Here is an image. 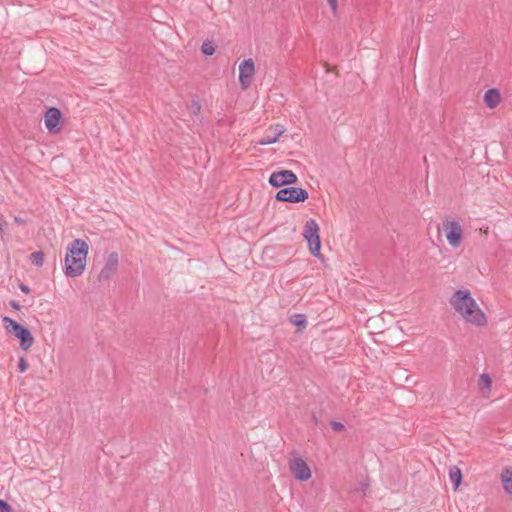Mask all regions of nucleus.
<instances>
[{
	"mask_svg": "<svg viewBox=\"0 0 512 512\" xmlns=\"http://www.w3.org/2000/svg\"><path fill=\"white\" fill-rule=\"evenodd\" d=\"M330 426H331V429L335 432H341V431L345 430L344 424L340 421H331Z\"/></svg>",
	"mask_w": 512,
	"mask_h": 512,
	"instance_id": "nucleus-20",
	"label": "nucleus"
},
{
	"mask_svg": "<svg viewBox=\"0 0 512 512\" xmlns=\"http://www.w3.org/2000/svg\"><path fill=\"white\" fill-rule=\"evenodd\" d=\"M484 102L488 108H495L500 102V94L496 89H489L484 94Z\"/></svg>",
	"mask_w": 512,
	"mask_h": 512,
	"instance_id": "nucleus-13",
	"label": "nucleus"
},
{
	"mask_svg": "<svg viewBox=\"0 0 512 512\" xmlns=\"http://www.w3.org/2000/svg\"><path fill=\"white\" fill-rule=\"evenodd\" d=\"M15 221L17 222V224H20V222H21L20 219L17 217L15 218Z\"/></svg>",
	"mask_w": 512,
	"mask_h": 512,
	"instance_id": "nucleus-33",
	"label": "nucleus"
},
{
	"mask_svg": "<svg viewBox=\"0 0 512 512\" xmlns=\"http://www.w3.org/2000/svg\"><path fill=\"white\" fill-rule=\"evenodd\" d=\"M273 132L271 134H267L262 137L259 141V145H270L278 141L279 137L283 134L284 129L280 125H275V127H271Z\"/></svg>",
	"mask_w": 512,
	"mask_h": 512,
	"instance_id": "nucleus-12",
	"label": "nucleus"
},
{
	"mask_svg": "<svg viewBox=\"0 0 512 512\" xmlns=\"http://www.w3.org/2000/svg\"><path fill=\"white\" fill-rule=\"evenodd\" d=\"M4 232V226L0 225V233Z\"/></svg>",
	"mask_w": 512,
	"mask_h": 512,
	"instance_id": "nucleus-31",
	"label": "nucleus"
},
{
	"mask_svg": "<svg viewBox=\"0 0 512 512\" xmlns=\"http://www.w3.org/2000/svg\"><path fill=\"white\" fill-rule=\"evenodd\" d=\"M488 228H489V227H488V226H486V229H485V230H483V233H484V234H487V233H488Z\"/></svg>",
	"mask_w": 512,
	"mask_h": 512,
	"instance_id": "nucleus-32",
	"label": "nucleus"
},
{
	"mask_svg": "<svg viewBox=\"0 0 512 512\" xmlns=\"http://www.w3.org/2000/svg\"><path fill=\"white\" fill-rule=\"evenodd\" d=\"M305 224L313 225V224H316V221L314 219H309V220L306 221Z\"/></svg>",
	"mask_w": 512,
	"mask_h": 512,
	"instance_id": "nucleus-28",
	"label": "nucleus"
},
{
	"mask_svg": "<svg viewBox=\"0 0 512 512\" xmlns=\"http://www.w3.org/2000/svg\"><path fill=\"white\" fill-rule=\"evenodd\" d=\"M2 323L5 330L19 340V346L22 350L27 351L32 347L34 338L27 326L8 316L2 318Z\"/></svg>",
	"mask_w": 512,
	"mask_h": 512,
	"instance_id": "nucleus-3",
	"label": "nucleus"
},
{
	"mask_svg": "<svg viewBox=\"0 0 512 512\" xmlns=\"http://www.w3.org/2000/svg\"><path fill=\"white\" fill-rule=\"evenodd\" d=\"M331 10L333 13H336L337 7H338V1L337 0H327Z\"/></svg>",
	"mask_w": 512,
	"mask_h": 512,
	"instance_id": "nucleus-23",
	"label": "nucleus"
},
{
	"mask_svg": "<svg viewBox=\"0 0 512 512\" xmlns=\"http://www.w3.org/2000/svg\"><path fill=\"white\" fill-rule=\"evenodd\" d=\"M450 304L462 315L466 322L477 327L486 325L487 317L479 308L469 290L460 289L455 291L450 299Z\"/></svg>",
	"mask_w": 512,
	"mask_h": 512,
	"instance_id": "nucleus-1",
	"label": "nucleus"
},
{
	"mask_svg": "<svg viewBox=\"0 0 512 512\" xmlns=\"http://www.w3.org/2000/svg\"><path fill=\"white\" fill-rule=\"evenodd\" d=\"M442 224H458L457 220L453 217H447L446 220Z\"/></svg>",
	"mask_w": 512,
	"mask_h": 512,
	"instance_id": "nucleus-26",
	"label": "nucleus"
},
{
	"mask_svg": "<svg viewBox=\"0 0 512 512\" xmlns=\"http://www.w3.org/2000/svg\"><path fill=\"white\" fill-rule=\"evenodd\" d=\"M193 106H194V114L198 113L201 108L200 104L198 102H194Z\"/></svg>",
	"mask_w": 512,
	"mask_h": 512,
	"instance_id": "nucleus-27",
	"label": "nucleus"
},
{
	"mask_svg": "<svg viewBox=\"0 0 512 512\" xmlns=\"http://www.w3.org/2000/svg\"><path fill=\"white\" fill-rule=\"evenodd\" d=\"M88 244L82 239H75L67 249L65 256V275L67 277H78L82 275L86 267L88 255Z\"/></svg>",
	"mask_w": 512,
	"mask_h": 512,
	"instance_id": "nucleus-2",
	"label": "nucleus"
},
{
	"mask_svg": "<svg viewBox=\"0 0 512 512\" xmlns=\"http://www.w3.org/2000/svg\"><path fill=\"white\" fill-rule=\"evenodd\" d=\"M255 73L254 61L249 58L243 60L239 65V83L243 90L251 86L252 78Z\"/></svg>",
	"mask_w": 512,
	"mask_h": 512,
	"instance_id": "nucleus-7",
	"label": "nucleus"
},
{
	"mask_svg": "<svg viewBox=\"0 0 512 512\" xmlns=\"http://www.w3.org/2000/svg\"><path fill=\"white\" fill-rule=\"evenodd\" d=\"M436 227H437V234L440 235V233H441L440 225H437Z\"/></svg>",
	"mask_w": 512,
	"mask_h": 512,
	"instance_id": "nucleus-29",
	"label": "nucleus"
},
{
	"mask_svg": "<svg viewBox=\"0 0 512 512\" xmlns=\"http://www.w3.org/2000/svg\"><path fill=\"white\" fill-rule=\"evenodd\" d=\"M501 478L504 490L508 494H512V467L505 468L501 473Z\"/></svg>",
	"mask_w": 512,
	"mask_h": 512,
	"instance_id": "nucleus-15",
	"label": "nucleus"
},
{
	"mask_svg": "<svg viewBox=\"0 0 512 512\" xmlns=\"http://www.w3.org/2000/svg\"><path fill=\"white\" fill-rule=\"evenodd\" d=\"M449 479L453 485L454 490H457L462 483L463 474L459 467L451 466L449 468Z\"/></svg>",
	"mask_w": 512,
	"mask_h": 512,
	"instance_id": "nucleus-14",
	"label": "nucleus"
},
{
	"mask_svg": "<svg viewBox=\"0 0 512 512\" xmlns=\"http://www.w3.org/2000/svg\"><path fill=\"white\" fill-rule=\"evenodd\" d=\"M312 419L317 424V417L314 414L312 415Z\"/></svg>",
	"mask_w": 512,
	"mask_h": 512,
	"instance_id": "nucleus-30",
	"label": "nucleus"
},
{
	"mask_svg": "<svg viewBox=\"0 0 512 512\" xmlns=\"http://www.w3.org/2000/svg\"><path fill=\"white\" fill-rule=\"evenodd\" d=\"M290 322L295 325L299 330L307 326V318L305 314L295 313L291 316Z\"/></svg>",
	"mask_w": 512,
	"mask_h": 512,
	"instance_id": "nucleus-16",
	"label": "nucleus"
},
{
	"mask_svg": "<svg viewBox=\"0 0 512 512\" xmlns=\"http://www.w3.org/2000/svg\"><path fill=\"white\" fill-rule=\"evenodd\" d=\"M308 197V192L301 187H286L276 193L275 199L280 202L299 203L304 202Z\"/></svg>",
	"mask_w": 512,
	"mask_h": 512,
	"instance_id": "nucleus-5",
	"label": "nucleus"
},
{
	"mask_svg": "<svg viewBox=\"0 0 512 512\" xmlns=\"http://www.w3.org/2000/svg\"><path fill=\"white\" fill-rule=\"evenodd\" d=\"M119 257L117 252H111L106 260L105 265L99 272L97 280L99 282L108 281L118 270Z\"/></svg>",
	"mask_w": 512,
	"mask_h": 512,
	"instance_id": "nucleus-9",
	"label": "nucleus"
},
{
	"mask_svg": "<svg viewBox=\"0 0 512 512\" xmlns=\"http://www.w3.org/2000/svg\"><path fill=\"white\" fill-rule=\"evenodd\" d=\"M289 468L294 478L298 481L305 482L311 478L310 467L301 457L290 460Z\"/></svg>",
	"mask_w": 512,
	"mask_h": 512,
	"instance_id": "nucleus-6",
	"label": "nucleus"
},
{
	"mask_svg": "<svg viewBox=\"0 0 512 512\" xmlns=\"http://www.w3.org/2000/svg\"><path fill=\"white\" fill-rule=\"evenodd\" d=\"M19 289H20L23 293H25V294H29V293H30V291H31V290H30V287H29L28 285L24 284V283H20V284H19Z\"/></svg>",
	"mask_w": 512,
	"mask_h": 512,
	"instance_id": "nucleus-25",
	"label": "nucleus"
},
{
	"mask_svg": "<svg viewBox=\"0 0 512 512\" xmlns=\"http://www.w3.org/2000/svg\"><path fill=\"white\" fill-rule=\"evenodd\" d=\"M0 512H13L12 506L7 501L0 499Z\"/></svg>",
	"mask_w": 512,
	"mask_h": 512,
	"instance_id": "nucleus-22",
	"label": "nucleus"
},
{
	"mask_svg": "<svg viewBox=\"0 0 512 512\" xmlns=\"http://www.w3.org/2000/svg\"><path fill=\"white\" fill-rule=\"evenodd\" d=\"M298 178L291 170H281L273 172L269 177V184L272 187L279 188L284 185L295 184Z\"/></svg>",
	"mask_w": 512,
	"mask_h": 512,
	"instance_id": "nucleus-8",
	"label": "nucleus"
},
{
	"mask_svg": "<svg viewBox=\"0 0 512 512\" xmlns=\"http://www.w3.org/2000/svg\"><path fill=\"white\" fill-rule=\"evenodd\" d=\"M9 305H10V307H11V308H13V309H14V310H16V311H19V310L21 309V305H20V304H19V302H18V301H16V300H11V301L9 302Z\"/></svg>",
	"mask_w": 512,
	"mask_h": 512,
	"instance_id": "nucleus-24",
	"label": "nucleus"
},
{
	"mask_svg": "<svg viewBox=\"0 0 512 512\" xmlns=\"http://www.w3.org/2000/svg\"><path fill=\"white\" fill-rule=\"evenodd\" d=\"M27 369H28V363H27L25 357L24 356H20L19 357V361H18V370H19V372L23 373Z\"/></svg>",
	"mask_w": 512,
	"mask_h": 512,
	"instance_id": "nucleus-21",
	"label": "nucleus"
},
{
	"mask_svg": "<svg viewBox=\"0 0 512 512\" xmlns=\"http://www.w3.org/2000/svg\"><path fill=\"white\" fill-rule=\"evenodd\" d=\"M302 233L307 242L309 252L317 258H322L321 254V238L319 226H304Z\"/></svg>",
	"mask_w": 512,
	"mask_h": 512,
	"instance_id": "nucleus-4",
	"label": "nucleus"
},
{
	"mask_svg": "<svg viewBox=\"0 0 512 512\" xmlns=\"http://www.w3.org/2000/svg\"><path fill=\"white\" fill-rule=\"evenodd\" d=\"M478 386L482 391H490L492 386V378L489 374L483 373L479 376Z\"/></svg>",
	"mask_w": 512,
	"mask_h": 512,
	"instance_id": "nucleus-17",
	"label": "nucleus"
},
{
	"mask_svg": "<svg viewBox=\"0 0 512 512\" xmlns=\"http://www.w3.org/2000/svg\"><path fill=\"white\" fill-rule=\"evenodd\" d=\"M61 118L62 114L58 108L50 107L47 109L44 115V122L49 133L56 134L61 130Z\"/></svg>",
	"mask_w": 512,
	"mask_h": 512,
	"instance_id": "nucleus-10",
	"label": "nucleus"
},
{
	"mask_svg": "<svg viewBox=\"0 0 512 512\" xmlns=\"http://www.w3.org/2000/svg\"><path fill=\"white\" fill-rule=\"evenodd\" d=\"M448 243L456 248L462 241V226H444Z\"/></svg>",
	"mask_w": 512,
	"mask_h": 512,
	"instance_id": "nucleus-11",
	"label": "nucleus"
},
{
	"mask_svg": "<svg viewBox=\"0 0 512 512\" xmlns=\"http://www.w3.org/2000/svg\"><path fill=\"white\" fill-rule=\"evenodd\" d=\"M216 47L213 42L205 41L201 46V52L206 56H211L215 53Z\"/></svg>",
	"mask_w": 512,
	"mask_h": 512,
	"instance_id": "nucleus-19",
	"label": "nucleus"
},
{
	"mask_svg": "<svg viewBox=\"0 0 512 512\" xmlns=\"http://www.w3.org/2000/svg\"><path fill=\"white\" fill-rule=\"evenodd\" d=\"M31 263L37 267H41L44 262V253L42 251H36L30 255Z\"/></svg>",
	"mask_w": 512,
	"mask_h": 512,
	"instance_id": "nucleus-18",
	"label": "nucleus"
}]
</instances>
